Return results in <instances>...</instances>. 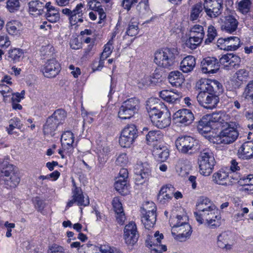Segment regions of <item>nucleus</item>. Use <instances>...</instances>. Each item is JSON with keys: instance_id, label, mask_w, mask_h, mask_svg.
<instances>
[{"instance_id": "nucleus-2", "label": "nucleus", "mask_w": 253, "mask_h": 253, "mask_svg": "<svg viewBox=\"0 0 253 253\" xmlns=\"http://www.w3.org/2000/svg\"><path fill=\"white\" fill-rule=\"evenodd\" d=\"M178 54L175 48H163L155 52L154 61L159 67L171 69L176 62Z\"/></svg>"}, {"instance_id": "nucleus-52", "label": "nucleus", "mask_w": 253, "mask_h": 253, "mask_svg": "<svg viewBox=\"0 0 253 253\" xmlns=\"http://www.w3.org/2000/svg\"><path fill=\"white\" fill-rule=\"evenodd\" d=\"M237 209L236 210L237 213L235 214L234 217L237 220H241L245 214L248 213L249 211L248 208L244 207L242 205L238 204L236 205Z\"/></svg>"}, {"instance_id": "nucleus-34", "label": "nucleus", "mask_w": 253, "mask_h": 253, "mask_svg": "<svg viewBox=\"0 0 253 253\" xmlns=\"http://www.w3.org/2000/svg\"><path fill=\"white\" fill-rule=\"evenodd\" d=\"M87 4L90 9L94 10L95 12H97V14L99 15L100 19L98 23H101V21L106 18V15L101 5L100 2L97 1L96 0H90L88 1Z\"/></svg>"}, {"instance_id": "nucleus-14", "label": "nucleus", "mask_w": 253, "mask_h": 253, "mask_svg": "<svg viewBox=\"0 0 253 253\" xmlns=\"http://www.w3.org/2000/svg\"><path fill=\"white\" fill-rule=\"evenodd\" d=\"M217 45L221 50L234 51L241 46L240 39L235 36L225 38H219L217 41Z\"/></svg>"}, {"instance_id": "nucleus-28", "label": "nucleus", "mask_w": 253, "mask_h": 253, "mask_svg": "<svg viewBox=\"0 0 253 253\" xmlns=\"http://www.w3.org/2000/svg\"><path fill=\"white\" fill-rule=\"evenodd\" d=\"M238 156L245 160L253 158V142L248 141L244 143L238 150Z\"/></svg>"}, {"instance_id": "nucleus-46", "label": "nucleus", "mask_w": 253, "mask_h": 253, "mask_svg": "<svg viewBox=\"0 0 253 253\" xmlns=\"http://www.w3.org/2000/svg\"><path fill=\"white\" fill-rule=\"evenodd\" d=\"M252 3L250 0H241L238 3L237 9L242 14H246L250 11Z\"/></svg>"}, {"instance_id": "nucleus-9", "label": "nucleus", "mask_w": 253, "mask_h": 253, "mask_svg": "<svg viewBox=\"0 0 253 253\" xmlns=\"http://www.w3.org/2000/svg\"><path fill=\"white\" fill-rule=\"evenodd\" d=\"M223 0H204L203 7L207 15L211 18L218 17L222 12Z\"/></svg>"}, {"instance_id": "nucleus-20", "label": "nucleus", "mask_w": 253, "mask_h": 253, "mask_svg": "<svg viewBox=\"0 0 253 253\" xmlns=\"http://www.w3.org/2000/svg\"><path fill=\"white\" fill-rule=\"evenodd\" d=\"M191 233V227L188 223L171 228L172 234L175 235L174 238L180 242L185 241L188 237H190Z\"/></svg>"}, {"instance_id": "nucleus-62", "label": "nucleus", "mask_w": 253, "mask_h": 253, "mask_svg": "<svg viewBox=\"0 0 253 253\" xmlns=\"http://www.w3.org/2000/svg\"><path fill=\"white\" fill-rule=\"evenodd\" d=\"M11 92L12 89L8 86L3 84H0V92L4 98L8 97Z\"/></svg>"}, {"instance_id": "nucleus-51", "label": "nucleus", "mask_w": 253, "mask_h": 253, "mask_svg": "<svg viewBox=\"0 0 253 253\" xmlns=\"http://www.w3.org/2000/svg\"><path fill=\"white\" fill-rule=\"evenodd\" d=\"M229 57H230V59L228 60V63L229 70L238 68L241 62L240 58L237 55L232 53H229Z\"/></svg>"}, {"instance_id": "nucleus-16", "label": "nucleus", "mask_w": 253, "mask_h": 253, "mask_svg": "<svg viewBox=\"0 0 253 253\" xmlns=\"http://www.w3.org/2000/svg\"><path fill=\"white\" fill-rule=\"evenodd\" d=\"M41 70L44 77L46 78H54L60 71L59 63L55 59L48 60L42 67Z\"/></svg>"}, {"instance_id": "nucleus-8", "label": "nucleus", "mask_w": 253, "mask_h": 253, "mask_svg": "<svg viewBox=\"0 0 253 253\" xmlns=\"http://www.w3.org/2000/svg\"><path fill=\"white\" fill-rule=\"evenodd\" d=\"M138 105L136 98H129L124 101L120 108L118 116L122 120L130 119L136 112Z\"/></svg>"}, {"instance_id": "nucleus-64", "label": "nucleus", "mask_w": 253, "mask_h": 253, "mask_svg": "<svg viewBox=\"0 0 253 253\" xmlns=\"http://www.w3.org/2000/svg\"><path fill=\"white\" fill-rule=\"evenodd\" d=\"M142 81L144 85H150L155 84L158 82V78L152 76H147L142 79Z\"/></svg>"}, {"instance_id": "nucleus-7", "label": "nucleus", "mask_w": 253, "mask_h": 253, "mask_svg": "<svg viewBox=\"0 0 253 253\" xmlns=\"http://www.w3.org/2000/svg\"><path fill=\"white\" fill-rule=\"evenodd\" d=\"M0 180L4 181L7 188H15L20 181L18 174L15 172L12 165H8L2 169L0 173Z\"/></svg>"}, {"instance_id": "nucleus-24", "label": "nucleus", "mask_w": 253, "mask_h": 253, "mask_svg": "<svg viewBox=\"0 0 253 253\" xmlns=\"http://www.w3.org/2000/svg\"><path fill=\"white\" fill-rule=\"evenodd\" d=\"M211 120L213 122V124L221 126L222 128L227 127L228 125L232 123L230 121V116L224 112L212 113L211 115Z\"/></svg>"}, {"instance_id": "nucleus-47", "label": "nucleus", "mask_w": 253, "mask_h": 253, "mask_svg": "<svg viewBox=\"0 0 253 253\" xmlns=\"http://www.w3.org/2000/svg\"><path fill=\"white\" fill-rule=\"evenodd\" d=\"M127 35L130 37L135 36L138 33V22L134 18L131 19L126 32Z\"/></svg>"}, {"instance_id": "nucleus-29", "label": "nucleus", "mask_w": 253, "mask_h": 253, "mask_svg": "<svg viewBox=\"0 0 253 253\" xmlns=\"http://www.w3.org/2000/svg\"><path fill=\"white\" fill-rule=\"evenodd\" d=\"M73 198L79 206H87L89 204L88 197H85L81 188L72 189Z\"/></svg>"}, {"instance_id": "nucleus-6", "label": "nucleus", "mask_w": 253, "mask_h": 253, "mask_svg": "<svg viewBox=\"0 0 253 253\" xmlns=\"http://www.w3.org/2000/svg\"><path fill=\"white\" fill-rule=\"evenodd\" d=\"M175 144L179 152L183 154L192 155L200 149L198 141L187 135L178 137L175 140Z\"/></svg>"}, {"instance_id": "nucleus-22", "label": "nucleus", "mask_w": 253, "mask_h": 253, "mask_svg": "<svg viewBox=\"0 0 253 253\" xmlns=\"http://www.w3.org/2000/svg\"><path fill=\"white\" fill-rule=\"evenodd\" d=\"M135 179L142 183L149 178L151 174L150 165L147 163L138 165L135 169Z\"/></svg>"}, {"instance_id": "nucleus-63", "label": "nucleus", "mask_w": 253, "mask_h": 253, "mask_svg": "<svg viewBox=\"0 0 253 253\" xmlns=\"http://www.w3.org/2000/svg\"><path fill=\"white\" fill-rule=\"evenodd\" d=\"M212 126H204L202 128H198V130L199 132L201 133L202 134H205V137L209 139V135H210L211 136H213L211 134V133H213V132L211 131V127Z\"/></svg>"}, {"instance_id": "nucleus-27", "label": "nucleus", "mask_w": 253, "mask_h": 253, "mask_svg": "<svg viewBox=\"0 0 253 253\" xmlns=\"http://www.w3.org/2000/svg\"><path fill=\"white\" fill-rule=\"evenodd\" d=\"M62 148L67 152H72L74 148V135L71 131H66L63 133L61 137Z\"/></svg>"}, {"instance_id": "nucleus-21", "label": "nucleus", "mask_w": 253, "mask_h": 253, "mask_svg": "<svg viewBox=\"0 0 253 253\" xmlns=\"http://www.w3.org/2000/svg\"><path fill=\"white\" fill-rule=\"evenodd\" d=\"M194 119L192 112L186 109L179 110L173 115V120L176 123H180L185 126L192 123Z\"/></svg>"}, {"instance_id": "nucleus-53", "label": "nucleus", "mask_w": 253, "mask_h": 253, "mask_svg": "<svg viewBox=\"0 0 253 253\" xmlns=\"http://www.w3.org/2000/svg\"><path fill=\"white\" fill-rule=\"evenodd\" d=\"M113 41L109 40L108 42L105 44L104 49L101 55L102 59H107L111 54L112 50L114 48Z\"/></svg>"}, {"instance_id": "nucleus-59", "label": "nucleus", "mask_w": 253, "mask_h": 253, "mask_svg": "<svg viewBox=\"0 0 253 253\" xmlns=\"http://www.w3.org/2000/svg\"><path fill=\"white\" fill-rule=\"evenodd\" d=\"M128 162V158L125 153L120 154L117 157L116 164L120 166H125Z\"/></svg>"}, {"instance_id": "nucleus-36", "label": "nucleus", "mask_w": 253, "mask_h": 253, "mask_svg": "<svg viewBox=\"0 0 253 253\" xmlns=\"http://www.w3.org/2000/svg\"><path fill=\"white\" fill-rule=\"evenodd\" d=\"M213 181L219 185H227L228 180V173L223 170H220L212 175Z\"/></svg>"}, {"instance_id": "nucleus-43", "label": "nucleus", "mask_w": 253, "mask_h": 253, "mask_svg": "<svg viewBox=\"0 0 253 253\" xmlns=\"http://www.w3.org/2000/svg\"><path fill=\"white\" fill-rule=\"evenodd\" d=\"M127 180L116 179L114 186L116 190L122 195H126L128 192V186Z\"/></svg>"}, {"instance_id": "nucleus-13", "label": "nucleus", "mask_w": 253, "mask_h": 253, "mask_svg": "<svg viewBox=\"0 0 253 253\" xmlns=\"http://www.w3.org/2000/svg\"><path fill=\"white\" fill-rule=\"evenodd\" d=\"M212 85V81L203 80L199 81L197 84V86L200 90L198 95L197 96V99L199 104L205 108V105H207L206 102L208 98L210 96V92L209 91V89Z\"/></svg>"}, {"instance_id": "nucleus-33", "label": "nucleus", "mask_w": 253, "mask_h": 253, "mask_svg": "<svg viewBox=\"0 0 253 253\" xmlns=\"http://www.w3.org/2000/svg\"><path fill=\"white\" fill-rule=\"evenodd\" d=\"M168 80L172 86L176 87L180 86L184 81L182 74L178 71L171 72L169 75Z\"/></svg>"}, {"instance_id": "nucleus-19", "label": "nucleus", "mask_w": 253, "mask_h": 253, "mask_svg": "<svg viewBox=\"0 0 253 253\" xmlns=\"http://www.w3.org/2000/svg\"><path fill=\"white\" fill-rule=\"evenodd\" d=\"M219 67L218 60L214 57H207L201 62V69L205 74L215 73L219 70Z\"/></svg>"}, {"instance_id": "nucleus-23", "label": "nucleus", "mask_w": 253, "mask_h": 253, "mask_svg": "<svg viewBox=\"0 0 253 253\" xmlns=\"http://www.w3.org/2000/svg\"><path fill=\"white\" fill-rule=\"evenodd\" d=\"M238 24L239 22L235 17L229 15L222 19L221 29L223 31L232 34L237 30Z\"/></svg>"}, {"instance_id": "nucleus-12", "label": "nucleus", "mask_w": 253, "mask_h": 253, "mask_svg": "<svg viewBox=\"0 0 253 253\" xmlns=\"http://www.w3.org/2000/svg\"><path fill=\"white\" fill-rule=\"evenodd\" d=\"M84 10H85L84 4L80 3L73 10L65 8L62 9V12L68 16L69 22L72 25H76L78 23L83 22Z\"/></svg>"}, {"instance_id": "nucleus-11", "label": "nucleus", "mask_w": 253, "mask_h": 253, "mask_svg": "<svg viewBox=\"0 0 253 253\" xmlns=\"http://www.w3.org/2000/svg\"><path fill=\"white\" fill-rule=\"evenodd\" d=\"M137 132L136 126L133 125L125 127L122 130L119 139L121 146L123 147H129L137 137Z\"/></svg>"}, {"instance_id": "nucleus-57", "label": "nucleus", "mask_w": 253, "mask_h": 253, "mask_svg": "<svg viewBox=\"0 0 253 253\" xmlns=\"http://www.w3.org/2000/svg\"><path fill=\"white\" fill-rule=\"evenodd\" d=\"M211 115L203 116L198 122L197 128L207 126H213V122L211 121Z\"/></svg>"}, {"instance_id": "nucleus-3", "label": "nucleus", "mask_w": 253, "mask_h": 253, "mask_svg": "<svg viewBox=\"0 0 253 253\" xmlns=\"http://www.w3.org/2000/svg\"><path fill=\"white\" fill-rule=\"evenodd\" d=\"M239 132L235 124L228 125L222 128L218 135L214 136H208L209 140L217 144H229L236 140L239 136Z\"/></svg>"}, {"instance_id": "nucleus-17", "label": "nucleus", "mask_w": 253, "mask_h": 253, "mask_svg": "<svg viewBox=\"0 0 253 253\" xmlns=\"http://www.w3.org/2000/svg\"><path fill=\"white\" fill-rule=\"evenodd\" d=\"M138 238V232L134 222H130L125 226L124 239L126 244L134 245L137 242Z\"/></svg>"}, {"instance_id": "nucleus-49", "label": "nucleus", "mask_w": 253, "mask_h": 253, "mask_svg": "<svg viewBox=\"0 0 253 253\" xmlns=\"http://www.w3.org/2000/svg\"><path fill=\"white\" fill-rule=\"evenodd\" d=\"M109 146H104L98 156V161L101 166H103L108 159V155L110 152Z\"/></svg>"}, {"instance_id": "nucleus-18", "label": "nucleus", "mask_w": 253, "mask_h": 253, "mask_svg": "<svg viewBox=\"0 0 253 253\" xmlns=\"http://www.w3.org/2000/svg\"><path fill=\"white\" fill-rule=\"evenodd\" d=\"M221 86L220 84L217 81H212V85L209 89L210 96L208 98L206 102L207 105L205 106V108L207 109H212L217 106L219 101V98L217 91L219 89V86Z\"/></svg>"}, {"instance_id": "nucleus-10", "label": "nucleus", "mask_w": 253, "mask_h": 253, "mask_svg": "<svg viewBox=\"0 0 253 253\" xmlns=\"http://www.w3.org/2000/svg\"><path fill=\"white\" fill-rule=\"evenodd\" d=\"M194 214L196 220L200 224L207 223L212 226H216V225L213 222L219 220L221 218L217 209L205 210L201 212H194Z\"/></svg>"}, {"instance_id": "nucleus-26", "label": "nucleus", "mask_w": 253, "mask_h": 253, "mask_svg": "<svg viewBox=\"0 0 253 253\" xmlns=\"http://www.w3.org/2000/svg\"><path fill=\"white\" fill-rule=\"evenodd\" d=\"M152 209L146 211L141 217V221L145 228L150 229L155 224L156 221V208L153 203L151 204Z\"/></svg>"}, {"instance_id": "nucleus-45", "label": "nucleus", "mask_w": 253, "mask_h": 253, "mask_svg": "<svg viewBox=\"0 0 253 253\" xmlns=\"http://www.w3.org/2000/svg\"><path fill=\"white\" fill-rule=\"evenodd\" d=\"M47 10L45 14L47 20L52 23L57 22L59 20V13L57 9L54 8H50Z\"/></svg>"}, {"instance_id": "nucleus-4", "label": "nucleus", "mask_w": 253, "mask_h": 253, "mask_svg": "<svg viewBox=\"0 0 253 253\" xmlns=\"http://www.w3.org/2000/svg\"><path fill=\"white\" fill-rule=\"evenodd\" d=\"M66 117L65 111L62 109L56 110L49 117L43 126V132L45 135L54 136V132L59 125L63 124Z\"/></svg>"}, {"instance_id": "nucleus-37", "label": "nucleus", "mask_w": 253, "mask_h": 253, "mask_svg": "<svg viewBox=\"0 0 253 253\" xmlns=\"http://www.w3.org/2000/svg\"><path fill=\"white\" fill-rule=\"evenodd\" d=\"M29 10L36 14L41 15L44 8V3L39 0H32L29 3Z\"/></svg>"}, {"instance_id": "nucleus-38", "label": "nucleus", "mask_w": 253, "mask_h": 253, "mask_svg": "<svg viewBox=\"0 0 253 253\" xmlns=\"http://www.w3.org/2000/svg\"><path fill=\"white\" fill-rule=\"evenodd\" d=\"M204 7L201 3H198L193 5L191 8L190 19L191 21L197 20L202 15Z\"/></svg>"}, {"instance_id": "nucleus-61", "label": "nucleus", "mask_w": 253, "mask_h": 253, "mask_svg": "<svg viewBox=\"0 0 253 253\" xmlns=\"http://www.w3.org/2000/svg\"><path fill=\"white\" fill-rule=\"evenodd\" d=\"M249 75L248 72L245 69H240L236 73V78L239 81L243 82Z\"/></svg>"}, {"instance_id": "nucleus-31", "label": "nucleus", "mask_w": 253, "mask_h": 253, "mask_svg": "<svg viewBox=\"0 0 253 253\" xmlns=\"http://www.w3.org/2000/svg\"><path fill=\"white\" fill-rule=\"evenodd\" d=\"M160 96L164 100L169 103H173L181 97L178 91L163 90L160 92Z\"/></svg>"}, {"instance_id": "nucleus-44", "label": "nucleus", "mask_w": 253, "mask_h": 253, "mask_svg": "<svg viewBox=\"0 0 253 253\" xmlns=\"http://www.w3.org/2000/svg\"><path fill=\"white\" fill-rule=\"evenodd\" d=\"M188 218L184 214L182 215H177L175 217L171 218L170 219V224L172 227L181 226L183 224L188 223Z\"/></svg>"}, {"instance_id": "nucleus-39", "label": "nucleus", "mask_w": 253, "mask_h": 253, "mask_svg": "<svg viewBox=\"0 0 253 253\" xmlns=\"http://www.w3.org/2000/svg\"><path fill=\"white\" fill-rule=\"evenodd\" d=\"M21 26V23L17 20L9 21L6 25L7 32L11 35H16L19 34Z\"/></svg>"}, {"instance_id": "nucleus-54", "label": "nucleus", "mask_w": 253, "mask_h": 253, "mask_svg": "<svg viewBox=\"0 0 253 253\" xmlns=\"http://www.w3.org/2000/svg\"><path fill=\"white\" fill-rule=\"evenodd\" d=\"M243 95L244 97L251 100L253 98V81H251L248 83L246 85Z\"/></svg>"}, {"instance_id": "nucleus-35", "label": "nucleus", "mask_w": 253, "mask_h": 253, "mask_svg": "<svg viewBox=\"0 0 253 253\" xmlns=\"http://www.w3.org/2000/svg\"><path fill=\"white\" fill-rule=\"evenodd\" d=\"M197 211L201 212L205 210L215 209V206L207 198H201L196 205Z\"/></svg>"}, {"instance_id": "nucleus-60", "label": "nucleus", "mask_w": 253, "mask_h": 253, "mask_svg": "<svg viewBox=\"0 0 253 253\" xmlns=\"http://www.w3.org/2000/svg\"><path fill=\"white\" fill-rule=\"evenodd\" d=\"M112 205L115 213L124 211L122 204L118 197L114 198Z\"/></svg>"}, {"instance_id": "nucleus-58", "label": "nucleus", "mask_w": 253, "mask_h": 253, "mask_svg": "<svg viewBox=\"0 0 253 253\" xmlns=\"http://www.w3.org/2000/svg\"><path fill=\"white\" fill-rule=\"evenodd\" d=\"M47 253H65V250L62 246L53 244L49 246Z\"/></svg>"}, {"instance_id": "nucleus-55", "label": "nucleus", "mask_w": 253, "mask_h": 253, "mask_svg": "<svg viewBox=\"0 0 253 253\" xmlns=\"http://www.w3.org/2000/svg\"><path fill=\"white\" fill-rule=\"evenodd\" d=\"M216 36V30L214 27L212 25L209 26L208 29V38L205 40V43L209 44L211 43L214 40Z\"/></svg>"}, {"instance_id": "nucleus-50", "label": "nucleus", "mask_w": 253, "mask_h": 253, "mask_svg": "<svg viewBox=\"0 0 253 253\" xmlns=\"http://www.w3.org/2000/svg\"><path fill=\"white\" fill-rule=\"evenodd\" d=\"M205 34L204 27L200 25H195L190 30L191 35H194L202 40L204 38Z\"/></svg>"}, {"instance_id": "nucleus-32", "label": "nucleus", "mask_w": 253, "mask_h": 253, "mask_svg": "<svg viewBox=\"0 0 253 253\" xmlns=\"http://www.w3.org/2000/svg\"><path fill=\"white\" fill-rule=\"evenodd\" d=\"M148 130V128L145 127L143 129L142 132L146 133V140L148 145L153 144L155 142L159 141L163 136L161 132L159 130Z\"/></svg>"}, {"instance_id": "nucleus-48", "label": "nucleus", "mask_w": 253, "mask_h": 253, "mask_svg": "<svg viewBox=\"0 0 253 253\" xmlns=\"http://www.w3.org/2000/svg\"><path fill=\"white\" fill-rule=\"evenodd\" d=\"M23 50L20 48H14L9 51L8 57L14 62L19 61L23 56Z\"/></svg>"}, {"instance_id": "nucleus-1", "label": "nucleus", "mask_w": 253, "mask_h": 253, "mask_svg": "<svg viewBox=\"0 0 253 253\" xmlns=\"http://www.w3.org/2000/svg\"><path fill=\"white\" fill-rule=\"evenodd\" d=\"M159 107L158 100L156 98H150L146 101V108L153 125L162 129L170 124V114L168 111L163 112L160 111Z\"/></svg>"}, {"instance_id": "nucleus-5", "label": "nucleus", "mask_w": 253, "mask_h": 253, "mask_svg": "<svg viewBox=\"0 0 253 253\" xmlns=\"http://www.w3.org/2000/svg\"><path fill=\"white\" fill-rule=\"evenodd\" d=\"M215 164L213 153L209 149H205L201 152L198 157L200 173L204 176H209L212 172Z\"/></svg>"}, {"instance_id": "nucleus-56", "label": "nucleus", "mask_w": 253, "mask_h": 253, "mask_svg": "<svg viewBox=\"0 0 253 253\" xmlns=\"http://www.w3.org/2000/svg\"><path fill=\"white\" fill-rule=\"evenodd\" d=\"M20 2L18 0H7L6 8L10 12H14L19 9Z\"/></svg>"}, {"instance_id": "nucleus-25", "label": "nucleus", "mask_w": 253, "mask_h": 253, "mask_svg": "<svg viewBox=\"0 0 253 253\" xmlns=\"http://www.w3.org/2000/svg\"><path fill=\"white\" fill-rule=\"evenodd\" d=\"M174 188L171 184L163 186L160 189L158 195V202L161 204H165L171 200Z\"/></svg>"}, {"instance_id": "nucleus-41", "label": "nucleus", "mask_w": 253, "mask_h": 253, "mask_svg": "<svg viewBox=\"0 0 253 253\" xmlns=\"http://www.w3.org/2000/svg\"><path fill=\"white\" fill-rule=\"evenodd\" d=\"M203 40L197 37L194 35H191L185 42V45L188 48L194 50L198 47L202 43Z\"/></svg>"}, {"instance_id": "nucleus-42", "label": "nucleus", "mask_w": 253, "mask_h": 253, "mask_svg": "<svg viewBox=\"0 0 253 253\" xmlns=\"http://www.w3.org/2000/svg\"><path fill=\"white\" fill-rule=\"evenodd\" d=\"M9 126L6 127V131L9 134L16 133L13 131L14 128L21 129L23 125L20 120L18 118H13L9 121Z\"/></svg>"}, {"instance_id": "nucleus-40", "label": "nucleus", "mask_w": 253, "mask_h": 253, "mask_svg": "<svg viewBox=\"0 0 253 253\" xmlns=\"http://www.w3.org/2000/svg\"><path fill=\"white\" fill-rule=\"evenodd\" d=\"M153 154L158 161H165L169 157V151L165 147L154 149Z\"/></svg>"}, {"instance_id": "nucleus-15", "label": "nucleus", "mask_w": 253, "mask_h": 253, "mask_svg": "<svg viewBox=\"0 0 253 253\" xmlns=\"http://www.w3.org/2000/svg\"><path fill=\"white\" fill-rule=\"evenodd\" d=\"M163 237V234H160L159 231H157L154 234V237H152L146 241V245L150 248L151 253H162L167 251L166 246L160 245Z\"/></svg>"}, {"instance_id": "nucleus-30", "label": "nucleus", "mask_w": 253, "mask_h": 253, "mask_svg": "<svg viewBox=\"0 0 253 253\" xmlns=\"http://www.w3.org/2000/svg\"><path fill=\"white\" fill-rule=\"evenodd\" d=\"M195 65V58L193 56L188 55L180 62V69L183 72L188 73L193 70Z\"/></svg>"}]
</instances>
